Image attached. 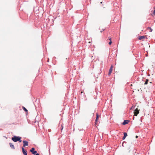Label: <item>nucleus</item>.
I'll return each mask as SVG.
<instances>
[{
	"instance_id": "4",
	"label": "nucleus",
	"mask_w": 155,
	"mask_h": 155,
	"mask_svg": "<svg viewBox=\"0 0 155 155\" xmlns=\"http://www.w3.org/2000/svg\"><path fill=\"white\" fill-rule=\"evenodd\" d=\"M35 149L34 148H32L30 150V151L33 154H35L37 153L36 151H35Z\"/></svg>"
},
{
	"instance_id": "6",
	"label": "nucleus",
	"mask_w": 155,
	"mask_h": 155,
	"mask_svg": "<svg viewBox=\"0 0 155 155\" xmlns=\"http://www.w3.org/2000/svg\"><path fill=\"white\" fill-rule=\"evenodd\" d=\"M23 147H25L26 146H28V141L25 140L23 141Z\"/></svg>"
},
{
	"instance_id": "22",
	"label": "nucleus",
	"mask_w": 155,
	"mask_h": 155,
	"mask_svg": "<svg viewBox=\"0 0 155 155\" xmlns=\"http://www.w3.org/2000/svg\"><path fill=\"white\" fill-rule=\"evenodd\" d=\"M88 43H91V42H90V41H89Z\"/></svg>"
},
{
	"instance_id": "18",
	"label": "nucleus",
	"mask_w": 155,
	"mask_h": 155,
	"mask_svg": "<svg viewBox=\"0 0 155 155\" xmlns=\"http://www.w3.org/2000/svg\"><path fill=\"white\" fill-rule=\"evenodd\" d=\"M108 39L110 41H111V38L110 37H108Z\"/></svg>"
},
{
	"instance_id": "15",
	"label": "nucleus",
	"mask_w": 155,
	"mask_h": 155,
	"mask_svg": "<svg viewBox=\"0 0 155 155\" xmlns=\"http://www.w3.org/2000/svg\"><path fill=\"white\" fill-rule=\"evenodd\" d=\"M149 81V80L148 79H146V81L144 83V84H147L148 82Z\"/></svg>"
},
{
	"instance_id": "23",
	"label": "nucleus",
	"mask_w": 155,
	"mask_h": 155,
	"mask_svg": "<svg viewBox=\"0 0 155 155\" xmlns=\"http://www.w3.org/2000/svg\"><path fill=\"white\" fill-rule=\"evenodd\" d=\"M150 84H151V82H150Z\"/></svg>"
},
{
	"instance_id": "19",
	"label": "nucleus",
	"mask_w": 155,
	"mask_h": 155,
	"mask_svg": "<svg viewBox=\"0 0 155 155\" xmlns=\"http://www.w3.org/2000/svg\"><path fill=\"white\" fill-rule=\"evenodd\" d=\"M100 31L101 32H102V31H103L104 30V29H100Z\"/></svg>"
},
{
	"instance_id": "10",
	"label": "nucleus",
	"mask_w": 155,
	"mask_h": 155,
	"mask_svg": "<svg viewBox=\"0 0 155 155\" xmlns=\"http://www.w3.org/2000/svg\"><path fill=\"white\" fill-rule=\"evenodd\" d=\"M9 145H10V147H11L13 149H15V148L14 147V146L12 143H10Z\"/></svg>"
},
{
	"instance_id": "9",
	"label": "nucleus",
	"mask_w": 155,
	"mask_h": 155,
	"mask_svg": "<svg viewBox=\"0 0 155 155\" xmlns=\"http://www.w3.org/2000/svg\"><path fill=\"white\" fill-rule=\"evenodd\" d=\"M146 38V37L144 36H140L139 38V39L141 40L143 39H145Z\"/></svg>"
},
{
	"instance_id": "14",
	"label": "nucleus",
	"mask_w": 155,
	"mask_h": 155,
	"mask_svg": "<svg viewBox=\"0 0 155 155\" xmlns=\"http://www.w3.org/2000/svg\"><path fill=\"white\" fill-rule=\"evenodd\" d=\"M147 29L150 30V32H151L153 30L150 27H148L147 28Z\"/></svg>"
},
{
	"instance_id": "12",
	"label": "nucleus",
	"mask_w": 155,
	"mask_h": 155,
	"mask_svg": "<svg viewBox=\"0 0 155 155\" xmlns=\"http://www.w3.org/2000/svg\"><path fill=\"white\" fill-rule=\"evenodd\" d=\"M152 13L151 14V15L153 16L155 15V9L153 11H152Z\"/></svg>"
},
{
	"instance_id": "13",
	"label": "nucleus",
	"mask_w": 155,
	"mask_h": 155,
	"mask_svg": "<svg viewBox=\"0 0 155 155\" xmlns=\"http://www.w3.org/2000/svg\"><path fill=\"white\" fill-rule=\"evenodd\" d=\"M22 109L25 112H28V111L27 109L24 107H22Z\"/></svg>"
},
{
	"instance_id": "2",
	"label": "nucleus",
	"mask_w": 155,
	"mask_h": 155,
	"mask_svg": "<svg viewBox=\"0 0 155 155\" xmlns=\"http://www.w3.org/2000/svg\"><path fill=\"white\" fill-rule=\"evenodd\" d=\"M139 110H138L137 108L134 110V115L135 116H137V115L139 113Z\"/></svg>"
},
{
	"instance_id": "3",
	"label": "nucleus",
	"mask_w": 155,
	"mask_h": 155,
	"mask_svg": "<svg viewBox=\"0 0 155 155\" xmlns=\"http://www.w3.org/2000/svg\"><path fill=\"white\" fill-rule=\"evenodd\" d=\"M100 117V116L98 115V113L96 114V117L95 120V126H96L98 123V118Z\"/></svg>"
},
{
	"instance_id": "20",
	"label": "nucleus",
	"mask_w": 155,
	"mask_h": 155,
	"mask_svg": "<svg viewBox=\"0 0 155 155\" xmlns=\"http://www.w3.org/2000/svg\"><path fill=\"white\" fill-rule=\"evenodd\" d=\"M138 137V136H136V138H137Z\"/></svg>"
},
{
	"instance_id": "21",
	"label": "nucleus",
	"mask_w": 155,
	"mask_h": 155,
	"mask_svg": "<svg viewBox=\"0 0 155 155\" xmlns=\"http://www.w3.org/2000/svg\"><path fill=\"white\" fill-rule=\"evenodd\" d=\"M35 155H39V153H36Z\"/></svg>"
},
{
	"instance_id": "8",
	"label": "nucleus",
	"mask_w": 155,
	"mask_h": 155,
	"mask_svg": "<svg viewBox=\"0 0 155 155\" xmlns=\"http://www.w3.org/2000/svg\"><path fill=\"white\" fill-rule=\"evenodd\" d=\"M22 149L23 154L25 155H27V151L25 150L23 147H22Z\"/></svg>"
},
{
	"instance_id": "1",
	"label": "nucleus",
	"mask_w": 155,
	"mask_h": 155,
	"mask_svg": "<svg viewBox=\"0 0 155 155\" xmlns=\"http://www.w3.org/2000/svg\"><path fill=\"white\" fill-rule=\"evenodd\" d=\"M21 137H17L16 136H14L12 138V140L14 142H16L17 141H19V142L21 141Z\"/></svg>"
},
{
	"instance_id": "17",
	"label": "nucleus",
	"mask_w": 155,
	"mask_h": 155,
	"mask_svg": "<svg viewBox=\"0 0 155 155\" xmlns=\"http://www.w3.org/2000/svg\"><path fill=\"white\" fill-rule=\"evenodd\" d=\"M112 43V41H110L109 42V44L110 45Z\"/></svg>"
},
{
	"instance_id": "16",
	"label": "nucleus",
	"mask_w": 155,
	"mask_h": 155,
	"mask_svg": "<svg viewBox=\"0 0 155 155\" xmlns=\"http://www.w3.org/2000/svg\"><path fill=\"white\" fill-rule=\"evenodd\" d=\"M61 130H62V129H63V124H62L61 125Z\"/></svg>"
},
{
	"instance_id": "24",
	"label": "nucleus",
	"mask_w": 155,
	"mask_h": 155,
	"mask_svg": "<svg viewBox=\"0 0 155 155\" xmlns=\"http://www.w3.org/2000/svg\"><path fill=\"white\" fill-rule=\"evenodd\" d=\"M48 62H49V59H48Z\"/></svg>"
},
{
	"instance_id": "7",
	"label": "nucleus",
	"mask_w": 155,
	"mask_h": 155,
	"mask_svg": "<svg viewBox=\"0 0 155 155\" xmlns=\"http://www.w3.org/2000/svg\"><path fill=\"white\" fill-rule=\"evenodd\" d=\"M130 121L129 120H124L122 123V124L125 125L126 124H128L129 122Z\"/></svg>"
},
{
	"instance_id": "11",
	"label": "nucleus",
	"mask_w": 155,
	"mask_h": 155,
	"mask_svg": "<svg viewBox=\"0 0 155 155\" xmlns=\"http://www.w3.org/2000/svg\"><path fill=\"white\" fill-rule=\"evenodd\" d=\"M124 136L123 137V138H122V139L123 140L125 139L127 135V134L126 133H124Z\"/></svg>"
},
{
	"instance_id": "5",
	"label": "nucleus",
	"mask_w": 155,
	"mask_h": 155,
	"mask_svg": "<svg viewBox=\"0 0 155 155\" xmlns=\"http://www.w3.org/2000/svg\"><path fill=\"white\" fill-rule=\"evenodd\" d=\"M113 66L112 65H111L110 68L109 70V72L108 73V75H110L111 74V73L112 70H113Z\"/></svg>"
}]
</instances>
